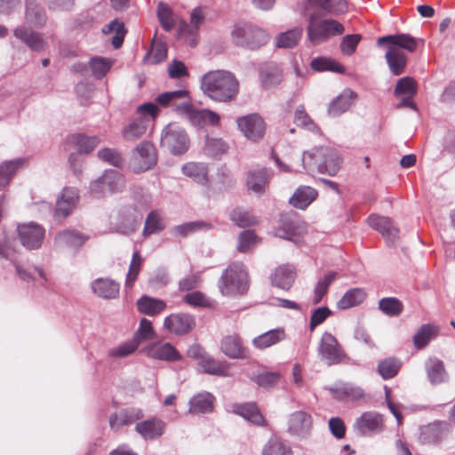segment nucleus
I'll return each mask as SVG.
<instances>
[{
    "label": "nucleus",
    "instance_id": "5",
    "mask_svg": "<svg viewBox=\"0 0 455 455\" xmlns=\"http://www.w3.org/2000/svg\"><path fill=\"white\" fill-rule=\"evenodd\" d=\"M248 273L242 262L230 264L223 272L219 288L222 295L231 296L244 293L249 286Z\"/></svg>",
    "mask_w": 455,
    "mask_h": 455
},
{
    "label": "nucleus",
    "instance_id": "43",
    "mask_svg": "<svg viewBox=\"0 0 455 455\" xmlns=\"http://www.w3.org/2000/svg\"><path fill=\"white\" fill-rule=\"evenodd\" d=\"M339 277L335 271H330L320 278L314 290L313 304L316 305L322 301L327 294L330 285Z\"/></svg>",
    "mask_w": 455,
    "mask_h": 455
},
{
    "label": "nucleus",
    "instance_id": "50",
    "mask_svg": "<svg viewBox=\"0 0 455 455\" xmlns=\"http://www.w3.org/2000/svg\"><path fill=\"white\" fill-rule=\"evenodd\" d=\"M182 172L197 183L204 184L207 182V168L202 164L188 163L183 165Z\"/></svg>",
    "mask_w": 455,
    "mask_h": 455
},
{
    "label": "nucleus",
    "instance_id": "58",
    "mask_svg": "<svg viewBox=\"0 0 455 455\" xmlns=\"http://www.w3.org/2000/svg\"><path fill=\"white\" fill-rule=\"evenodd\" d=\"M259 242V237L252 230L243 231L238 236L237 250L240 252H248Z\"/></svg>",
    "mask_w": 455,
    "mask_h": 455
},
{
    "label": "nucleus",
    "instance_id": "40",
    "mask_svg": "<svg viewBox=\"0 0 455 455\" xmlns=\"http://www.w3.org/2000/svg\"><path fill=\"white\" fill-rule=\"evenodd\" d=\"M439 327L427 323L421 325L413 337V344L416 348L421 349L427 346L429 341L439 333Z\"/></svg>",
    "mask_w": 455,
    "mask_h": 455
},
{
    "label": "nucleus",
    "instance_id": "31",
    "mask_svg": "<svg viewBox=\"0 0 455 455\" xmlns=\"http://www.w3.org/2000/svg\"><path fill=\"white\" fill-rule=\"evenodd\" d=\"M148 120L146 117L137 116L130 121L122 130V136L125 140L134 141L140 139L147 132Z\"/></svg>",
    "mask_w": 455,
    "mask_h": 455
},
{
    "label": "nucleus",
    "instance_id": "12",
    "mask_svg": "<svg viewBox=\"0 0 455 455\" xmlns=\"http://www.w3.org/2000/svg\"><path fill=\"white\" fill-rule=\"evenodd\" d=\"M18 235L23 246L29 250L41 246L45 229L36 222L22 223L18 225Z\"/></svg>",
    "mask_w": 455,
    "mask_h": 455
},
{
    "label": "nucleus",
    "instance_id": "64",
    "mask_svg": "<svg viewBox=\"0 0 455 455\" xmlns=\"http://www.w3.org/2000/svg\"><path fill=\"white\" fill-rule=\"evenodd\" d=\"M111 61L102 57L92 59L90 66L93 75L99 78L103 77L111 68Z\"/></svg>",
    "mask_w": 455,
    "mask_h": 455
},
{
    "label": "nucleus",
    "instance_id": "56",
    "mask_svg": "<svg viewBox=\"0 0 455 455\" xmlns=\"http://www.w3.org/2000/svg\"><path fill=\"white\" fill-rule=\"evenodd\" d=\"M379 309L389 316H397L403 310V303L396 298H383L379 302Z\"/></svg>",
    "mask_w": 455,
    "mask_h": 455
},
{
    "label": "nucleus",
    "instance_id": "6",
    "mask_svg": "<svg viewBox=\"0 0 455 455\" xmlns=\"http://www.w3.org/2000/svg\"><path fill=\"white\" fill-rule=\"evenodd\" d=\"M231 36L236 45L249 50L259 49L268 41L266 31L251 23H236Z\"/></svg>",
    "mask_w": 455,
    "mask_h": 455
},
{
    "label": "nucleus",
    "instance_id": "44",
    "mask_svg": "<svg viewBox=\"0 0 455 455\" xmlns=\"http://www.w3.org/2000/svg\"><path fill=\"white\" fill-rule=\"evenodd\" d=\"M304 230V226L296 220L285 218L282 220L281 226L276 229V235L287 239L299 235Z\"/></svg>",
    "mask_w": 455,
    "mask_h": 455
},
{
    "label": "nucleus",
    "instance_id": "47",
    "mask_svg": "<svg viewBox=\"0 0 455 455\" xmlns=\"http://www.w3.org/2000/svg\"><path fill=\"white\" fill-rule=\"evenodd\" d=\"M231 220L240 228H247L258 224V219L251 212L241 208H235L230 213Z\"/></svg>",
    "mask_w": 455,
    "mask_h": 455
},
{
    "label": "nucleus",
    "instance_id": "60",
    "mask_svg": "<svg viewBox=\"0 0 455 455\" xmlns=\"http://www.w3.org/2000/svg\"><path fill=\"white\" fill-rule=\"evenodd\" d=\"M261 80L265 87L279 84L283 79V72L277 66H272L260 73Z\"/></svg>",
    "mask_w": 455,
    "mask_h": 455
},
{
    "label": "nucleus",
    "instance_id": "53",
    "mask_svg": "<svg viewBox=\"0 0 455 455\" xmlns=\"http://www.w3.org/2000/svg\"><path fill=\"white\" fill-rule=\"evenodd\" d=\"M401 362L395 358H386L378 364V372L384 379H389L397 375L401 369Z\"/></svg>",
    "mask_w": 455,
    "mask_h": 455
},
{
    "label": "nucleus",
    "instance_id": "3",
    "mask_svg": "<svg viewBox=\"0 0 455 455\" xmlns=\"http://www.w3.org/2000/svg\"><path fill=\"white\" fill-rule=\"evenodd\" d=\"M303 164L309 172L316 171L319 173H326L334 176L338 173L341 165V158L339 153L331 148H318L310 152H305L302 157Z\"/></svg>",
    "mask_w": 455,
    "mask_h": 455
},
{
    "label": "nucleus",
    "instance_id": "13",
    "mask_svg": "<svg viewBox=\"0 0 455 455\" xmlns=\"http://www.w3.org/2000/svg\"><path fill=\"white\" fill-rule=\"evenodd\" d=\"M450 426L446 422L435 421L419 428L418 441L424 445H434L445 439L450 434Z\"/></svg>",
    "mask_w": 455,
    "mask_h": 455
},
{
    "label": "nucleus",
    "instance_id": "39",
    "mask_svg": "<svg viewBox=\"0 0 455 455\" xmlns=\"http://www.w3.org/2000/svg\"><path fill=\"white\" fill-rule=\"evenodd\" d=\"M262 455H293L291 447L281 437L273 435L264 444Z\"/></svg>",
    "mask_w": 455,
    "mask_h": 455
},
{
    "label": "nucleus",
    "instance_id": "61",
    "mask_svg": "<svg viewBox=\"0 0 455 455\" xmlns=\"http://www.w3.org/2000/svg\"><path fill=\"white\" fill-rule=\"evenodd\" d=\"M164 228L160 214L156 212H151L146 219L143 235L148 236L153 233L159 232Z\"/></svg>",
    "mask_w": 455,
    "mask_h": 455
},
{
    "label": "nucleus",
    "instance_id": "11",
    "mask_svg": "<svg viewBox=\"0 0 455 455\" xmlns=\"http://www.w3.org/2000/svg\"><path fill=\"white\" fill-rule=\"evenodd\" d=\"M124 187V176L116 171H108L91 184V191L94 196H100L121 191Z\"/></svg>",
    "mask_w": 455,
    "mask_h": 455
},
{
    "label": "nucleus",
    "instance_id": "23",
    "mask_svg": "<svg viewBox=\"0 0 455 455\" xmlns=\"http://www.w3.org/2000/svg\"><path fill=\"white\" fill-rule=\"evenodd\" d=\"M136 307L140 314L148 316H156L166 310L167 303L155 297L142 295L137 299Z\"/></svg>",
    "mask_w": 455,
    "mask_h": 455
},
{
    "label": "nucleus",
    "instance_id": "27",
    "mask_svg": "<svg viewBox=\"0 0 455 455\" xmlns=\"http://www.w3.org/2000/svg\"><path fill=\"white\" fill-rule=\"evenodd\" d=\"M233 411L257 426L267 427V425L264 416L261 414L255 403L235 404L233 406Z\"/></svg>",
    "mask_w": 455,
    "mask_h": 455
},
{
    "label": "nucleus",
    "instance_id": "42",
    "mask_svg": "<svg viewBox=\"0 0 455 455\" xmlns=\"http://www.w3.org/2000/svg\"><path fill=\"white\" fill-rule=\"evenodd\" d=\"M366 298L363 289L354 288L347 291L338 301L337 307L339 309H347L361 304Z\"/></svg>",
    "mask_w": 455,
    "mask_h": 455
},
{
    "label": "nucleus",
    "instance_id": "1",
    "mask_svg": "<svg viewBox=\"0 0 455 455\" xmlns=\"http://www.w3.org/2000/svg\"><path fill=\"white\" fill-rule=\"evenodd\" d=\"M419 40L409 34H395L378 38L377 44L386 49L385 58L394 76L402 75L406 68V52H414Z\"/></svg>",
    "mask_w": 455,
    "mask_h": 455
},
{
    "label": "nucleus",
    "instance_id": "14",
    "mask_svg": "<svg viewBox=\"0 0 455 455\" xmlns=\"http://www.w3.org/2000/svg\"><path fill=\"white\" fill-rule=\"evenodd\" d=\"M162 145L172 154H183L188 149V138L186 132L179 127L169 125L166 127L161 140Z\"/></svg>",
    "mask_w": 455,
    "mask_h": 455
},
{
    "label": "nucleus",
    "instance_id": "34",
    "mask_svg": "<svg viewBox=\"0 0 455 455\" xmlns=\"http://www.w3.org/2000/svg\"><path fill=\"white\" fill-rule=\"evenodd\" d=\"M178 112L184 115L195 126L203 127L205 125L206 108H196L191 103L190 98L178 105Z\"/></svg>",
    "mask_w": 455,
    "mask_h": 455
},
{
    "label": "nucleus",
    "instance_id": "32",
    "mask_svg": "<svg viewBox=\"0 0 455 455\" xmlns=\"http://www.w3.org/2000/svg\"><path fill=\"white\" fill-rule=\"evenodd\" d=\"M92 291L103 299H116L119 294V283L108 278H98L92 283Z\"/></svg>",
    "mask_w": 455,
    "mask_h": 455
},
{
    "label": "nucleus",
    "instance_id": "19",
    "mask_svg": "<svg viewBox=\"0 0 455 455\" xmlns=\"http://www.w3.org/2000/svg\"><path fill=\"white\" fill-rule=\"evenodd\" d=\"M296 277V268L292 265L285 264L277 267L272 273L270 279L274 286L289 291L293 285Z\"/></svg>",
    "mask_w": 455,
    "mask_h": 455
},
{
    "label": "nucleus",
    "instance_id": "10",
    "mask_svg": "<svg viewBox=\"0 0 455 455\" xmlns=\"http://www.w3.org/2000/svg\"><path fill=\"white\" fill-rule=\"evenodd\" d=\"M163 328L173 335L184 336L196 328V319L188 313H172L164 317Z\"/></svg>",
    "mask_w": 455,
    "mask_h": 455
},
{
    "label": "nucleus",
    "instance_id": "35",
    "mask_svg": "<svg viewBox=\"0 0 455 455\" xmlns=\"http://www.w3.org/2000/svg\"><path fill=\"white\" fill-rule=\"evenodd\" d=\"M87 236L75 230H64L58 233L55 237V243L59 248H78L82 246Z\"/></svg>",
    "mask_w": 455,
    "mask_h": 455
},
{
    "label": "nucleus",
    "instance_id": "28",
    "mask_svg": "<svg viewBox=\"0 0 455 455\" xmlns=\"http://www.w3.org/2000/svg\"><path fill=\"white\" fill-rule=\"evenodd\" d=\"M271 178V172L267 168L251 171L247 175L246 186L255 193H263Z\"/></svg>",
    "mask_w": 455,
    "mask_h": 455
},
{
    "label": "nucleus",
    "instance_id": "37",
    "mask_svg": "<svg viewBox=\"0 0 455 455\" xmlns=\"http://www.w3.org/2000/svg\"><path fill=\"white\" fill-rule=\"evenodd\" d=\"M15 37L26 44L33 51H42L44 48V41L41 35L24 28H18L13 32Z\"/></svg>",
    "mask_w": 455,
    "mask_h": 455
},
{
    "label": "nucleus",
    "instance_id": "33",
    "mask_svg": "<svg viewBox=\"0 0 455 455\" xmlns=\"http://www.w3.org/2000/svg\"><path fill=\"white\" fill-rule=\"evenodd\" d=\"M317 195L318 193L315 188L308 186H300L290 198L289 203L295 208L304 210L316 199Z\"/></svg>",
    "mask_w": 455,
    "mask_h": 455
},
{
    "label": "nucleus",
    "instance_id": "18",
    "mask_svg": "<svg viewBox=\"0 0 455 455\" xmlns=\"http://www.w3.org/2000/svg\"><path fill=\"white\" fill-rule=\"evenodd\" d=\"M146 355L151 358L167 361L178 362L182 360V355L171 343H154L145 349Z\"/></svg>",
    "mask_w": 455,
    "mask_h": 455
},
{
    "label": "nucleus",
    "instance_id": "63",
    "mask_svg": "<svg viewBox=\"0 0 455 455\" xmlns=\"http://www.w3.org/2000/svg\"><path fill=\"white\" fill-rule=\"evenodd\" d=\"M362 36L359 34H353L345 36L342 38L339 48L344 55H352L360 43Z\"/></svg>",
    "mask_w": 455,
    "mask_h": 455
},
{
    "label": "nucleus",
    "instance_id": "20",
    "mask_svg": "<svg viewBox=\"0 0 455 455\" xmlns=\"http://www.w3.org/2000/svg\"><path fill=\"white\" fill-rule=\"evenodd\" d=\"M77 200L76 191L70 188H65L57 200L54 217L58 220L65 219L75 209Z\"/></svg>",
    "mask_w": 455,
    "mask_h": 455
},
{
    "label": "nucleus",
    "instance_id": "15",
    "mask_svg": "<svg viewBox=\"0 0 455 455\" xmlns=\"http://www.w3.org/2000/svg\"><path fill=\"white\" fill-rule=\"evenodd\" d=\"M156 152L154 145L144 141L133 152V169L137 172L151 169L156 164Z\"/></svg>",
    "mask_w": 455,
    "mask_h": 455
},
{
    "label": "nucleus",
    "instance_id": "8",
    "mask_svg": "<svg viewBox=\"0 0 455 455\" xmlns=\"http://www.w3.org/2000/svg\"><path fill=\"white\" fill-rule=\"evenodd\" d=\"M353 429L362 436L379 435L386 429L385 417L378 411H364L355 419Z\"/></svg>",
    "mask_w": 455,
    "mask_h": 455
},
{
    "label": "nucleus",
    "instance_id": "57",
    "mask_svg": "<svg viewBox=\"0 0 455 455\" xmlns=\"http://www.w3.org/2000/svg\"><path fill=\"white\" fill-rule=\"evenodd\" d=\"M394 93L395 96L406 94L412 98L417 93V83L410 76L400 78L395 87Z\"/></svg>",
    "mask_w": 455,
    "mask_h": 455
},
{
    "label": "nucleus",
    "instance_id": "29",
    "mask_svg": "<svg viewBox=\"0 0 455 455\" xmlns=\"http://www.w3.org/2000/svg\"><path fill=\"white\" fill-rule=\"evenodd\" d=\"M286 339L285 331L283 328L273 329L255 337L251 343L260 350L268 348Z\"/></svg>",
    "mask_w": 455,
    "mask_h": 455
},
{
    "label": "nucleus",
    "instance_id": "7",
    "mask_svg": "<svg viewBox=\"0 0 455 455\" xmlns=\"http://www.w3.org/2000/svg\"><path fill=\"white\" fill-rule=\"evenodd\" d=\"M317 352L321 360L328 365L339 364L347 360L342 346L336 337L328 331L322 334Z\"/></svg>",
    "mask_w": 455,
    "mask_h": 455
},
{
    "label": "nucleus",
    "instance_id": "9",
    "mask_svg": "<svg viewBox=\"0 0 455 455\" xmlns=\"http://www.w3.org/2000/svg\"><path fill=\"white\" fill-rule=\"evenodd\" d=\"M236 125L243 135L253 142L260 140L266 132V123L257 113L238 117Z\"/></svg>",
    "mask_w": 455,
    "mask_h": 455
},
{
    "label": "nucleus",
    "instance_id": "26",
    "mask_svg": "<svg viewBox=\"0 0 455 455\" xmlns=\"http://www.w3.org/2000/svg\"><path fill=\"white\" fill-rule=\"evenodd\" d=\"M356 94L350 89L344 90L335 98L328 108V114L331 116H339L347 111L355 102Z\"/></svg>",
    "mask_w": 455,
    "mask_h": 455
},
{
    "label": "nucleus",
    "instance_id": "46",
    "mask_svg": "<svg viewBox=\"0 0 455 455\" xmlns=\"http://www.w3.org/2000/svg\"><path fill=\"white\" fill-rule=\"evenodd\" d=\"M310 67L312 69L319 72L331 71L339 74H343L345 72V68L340 63L327 57H318L314 59L310 63Z\"/></svg>",
    "mask_w": 455,
    "mask_h": 455
},
{
    "label": "nucleus",
    "instance_id": "49",
    "mask_svg": "<svg viewBox=\"0 0 455 455\" xmlns=\"http://www.w3.org/2000/svg\"><path fill=\"white\" fill-rule=\"evenodd\" d=\"M143 264V258L140 251H136L132 254V258L129 266V270L125 279V289L132 290L136 280L138 279L139 274Z\"/></svg>",
    "mask_w": 455,
    "mask_h": 455
},
{
    "label": "nucleus",
    "instance_id": "41",
    "mask_svg": "<svg viewBox=\"0 0 455 455\" xmlns=\"http://www.w3.org/2000/svg\"><path fill=\"white\" fill-rule=\"evenodd\" d=\"M188 92L182 89L161 93L156 98V102L164 108L173 106L178 111V105L188 100Z\"/></svg>",
    "mask_w": 455,
    "mask_h": 455
},
{
    "label": "nucleus",
    "instance_id": "24",
    "mask_svg": "<svg viewBox=\"0 0 455 455\" xmlns=\"http://www.w3.org/2000/svg\"><path fill=\"white\" fill-rule=\"evenodd\" d=\"M143 418V412L138 408H128L115 412L109 417V426L111 429L117 430L120 427L132 424Z\"/></svg>",
    "mask_w": 455,
    "mask_h": 455
},
{
    "label": "nucleus",
    "instance_id": "51",
    "mask_svg": "<svg viewBox=\"0 0 455 455\" xmlns=\"http://www.w3.org/2000/svg\"><path fill=\"white\" fill-rule=\"evenodd\" d=\"M23 161L21 159L6 161L0 165V188L7 186L15 174L17 170L21 166Z\"/></svg>",
    "mask_w": 455,
    "mask_h": 455
},
{
    "label": "nucleus",
    "instance_id": "4",
    "mask_svg": "<svg viewBox=\"0 0 455 455\" xmlns=\"http://www.w3.org/2000/svg\"><path fill=\"white\" fill-rule=\"evenodd\" d=\"M344 32L345 28L339 21L326 18L321 12H314L309 16L307 36L314 45L324 43Z\"/></svg>",
    "mask_w": 455,
    "mask_h": 455
},
{
    "label": "nucleus",
    "instance_id": "45",
    "mask_svg": "<svg viewBox=\"0 0 455 455\" xmlns=\"http://www.w3.org/2000/svg\"><path fill=\"white\" fill-rule=\"evenodd\" d=\"M26 20L28 24L35 27H41L45 23V13L36 2L28 1Z\"/></svg>",
    "mask_w": 455,
    "mask_h": 455
},
{
    "label": "nucleus",
    "instance_id": "2",
    "mask_svg": "<svg viewBox=\"0 0 455 455\" xmlns=\"http://www.w3.org/2000/svg\"><path fill=\"white\" fill-rule=\"evenodd\" d=\"M201 89L213 101L226 103L236 98L239 81L230 71L212 70L203 76Z\"/></svg>",
    "mask_w": 455,
    "mask_h": 455
},
{
    "label": "nucleus",
    "instance_id": "55",
    "mask_svg": "<svg viewBox=\"0 0 455 455\" xmlns=\"http://www.w3.org/2000/svg\"><path fill=\"white\" fill-rule=\"evenodd\" d=\"M228 144L221 138H208L205 143V151L212 157L221 156L228 153Z\"/></svg>",
    "mask_w": 455,
    "mask_h": 455
},
{
    "label": "nucleus",
    "instance_id": "36",
    "mask_svg": "<svg viewBox=\"0 0 455 455\" xmlns=\"http://www.w3.org/2000/svg\"><path fill=\"white\" fill-rule=\"evenodd\" d=\"M303 34V29L300 27H296L287 31L279 33L275 38V46L277 48L290 49L296 47Z\"/></svg>",
    "mask_w": 455,
    "mask_h": 455
},
{
    "label": "nucleus",
    "instance_id": "21",
    "mask_svg": "<svg viewBox=\"0 0 455 455\" xmlns=\"http://www.w3.org/2000/svg\"><path fill=\"white\" fill-rule=\"evenodd\" d=\"M332 397L338 401L355 402L363 400L366 396L364 390L351 383H345L335 387L329 388Z\"/></svg>",
    "mask_w": 455,
    "mask_h": 455
},
{
    "label": "nucleus",
    "instance_id": "25",
    "mask_svg": "<svg viewBox=\"0 0 455 455\" xmlns=\"http://www.w3.org/2000/svg\"><path fill=\"white\" fill-rule=\"evenodd\" d=\"M165 429V423L158 418H151L136 424L135 430L145 439L152 440L161 436Z\"/></svg>",
    "mask_w": 455,
    "mask_h": 455
},
{
    "label": "nucleus",
    "instance_id": "48",
    "mask_svg": "<svg viewBox=\"0 0 455 455\" xmlns=\"http://www.w3.org/2000/svg\"><path fill=\"white\" fill-rule=\"evenodd\" d=\"M198 365L205 373L219 376H227L228 374V369L225 363L215 360L208 355L202 360V362L198 363Z\"/></svg>",
    "mask_w": 455,
    "mask_h": 455
},
{
    "label": "nucleus",
    "instance_id": "59",
    "mask_svg": "<svg viewBox=\"0 0 455 455\" xmlns=\"http://www.w3.org/2000/svg\"><path fill=\"white\" fill-rule=\"evenodd\" d=\"M183 301L195 307H212L213 306V301L200 291L187 293L183 298Z\"/></svg>",
    "mask_w": 455,
    "mask_h": 455
},
{
    "label": "nucleus",
    "instance_id": "22",
    "mask_svg": "<svg viewBox=\"0 0 455 455\" xmlns=\"http://www.w3.org/2000/svg\"><path fill=\"white\" fill-rule=\"evenodd\" d=\"M312 418L304 411H295L289 419V432L291 435L307 437L312 429Z\"/></svg>",
    "mask_w": 455,
    "mask_h": 455
},
{
    "label": "nucleus",
    "instance_id": "16",
    "mask_svg": "<svg viewBox=\"0 0 455 455\" xmlns=\"http://www.w3.org/2000/svg\"><path fill=\"white\" fill-rule=\"evenodd\" d=\"M221 352L231 359H246L249 351L243 345L241 336L237 333L227 335L220 340Z\"/></svg>",
    "mask_w": 455,
    "mask_h": 455
},
{
    "label": "nucleus",
    "instance_id": "52",
    "mask_svg": "<svg viewBox=\"0 0 455 455\" xmlns=\"http://www.w3.org/2000/svg\"><path fill=\"white\" fill-rule=\"evenodd\" d=\"M156 336L152 322L148 318H141L133 339L140 344L142 341L153 340L156 339Z\"/></svg>",
    "mask_w": 455,
    "mask_h": 455
},
{
    "label": "nucleus",
    "instance_id": "17",
    "mask_svg": "<svg viewBox=\"0 0 455 455\" xmlns=\"http://www.w3.org/2000/svg\"><path fill=\"white\" fill-rule=\"evenodd\" d=\"M367 221L370 227L379 231L387 242L395 243L399 238V229L389 218L372 214L368 217Z\"/></svg>",
    "mask_w": 455,
    "mask_h": 455
},
{
    "label": "nucleus",
    "instance_id": "54",
    "mask_svg": "<svg viewBox=\"0 0 455 455\" xmlns=\"http://www.w3.org/2000/svg\"><path fill=\"white\" fill-rule=\"evenodd\" d=\"M104 34H109L111 32H115V36L112 38V44L115 49H118L122 46L124 36L126 34V29L124 28V24L119 22L118 20H113L108 26H106L102 29Z\"/></svg>",
    "mask_w": 455,
    "mask_h": 455
},
{
    "label": "nucleus",
    "instance_id": "38",
    "mask_svg": "<svg viewBox=\"0 0 455 455\" xmlns=\"http://www.w3.org/2000/svg\"><path fill=\"white\" fill-rule=\"evenodd\" d=\"M100 142L98 136L88 137L84 134H74L68 138L67 143L75 147L80 153L92 152Z\"/></svg>",
    "mask_w": 455,
    "mask_h": 455
},
{
    "label": "nucleus",
    "instance_id": "30",
    "mask_svg": "<svg viewBox=\"0 0 455 455\" xmlns=\"http://www.w3.org/2000/svg\"><path fill=\"white\" fill-rule=\"evenodd\" d=\"M215 397L208 393H199L189 401V413L199 414L212 412L214 408Z\"/></svg>",
    "mask_w": 455,
    "mask_h": 455
},
{
    "label": "nucleus",
    "instance_id": "62",
    "mask_svg": "<svg viewBox=\"0 0 455 455\" xmlns=\"http://www.w3.org/2000/svg\"><path fill=\"white\" fill-rule=\"evenodd\" d=\"M294 122L297 125L302 126L312 132H318L319 128L314 123V121L310 118V116L305 111L303 106H299L296 111L294 116Z\"/></svg>",
    "mask_w": 455,
    "mask_h": 455
}]
</instances>
